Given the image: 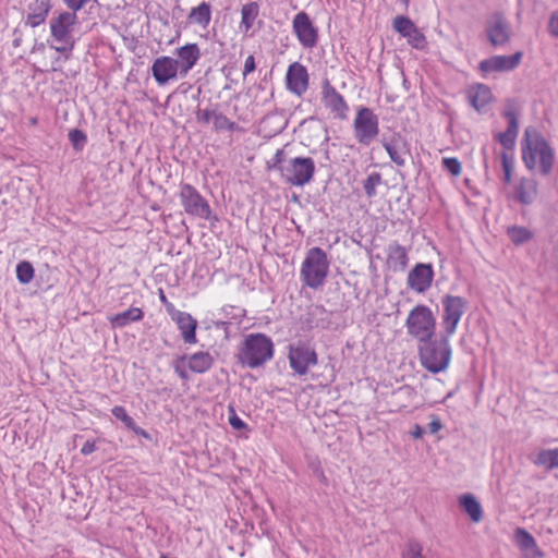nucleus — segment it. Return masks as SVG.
Listing matches in <instances>:
<instances>
[{
    "instance_id": "nucleus-36",
    "label": "nucleus",
    "mask_w": 558,
    "mask_h": 558,
    "mask_svg": "<svg viewBox=\"0 0 558 558\" xmlns=\"http://www.w3.org/2000/svg\"><path fill=\"white\" fill-rule=\"evenodd\" d=\"M381 183V174L379 172H372L363 182V189L367 197H374L376 192V186Z\"/></svg>"
},
{
    "instance_id": "nucleus-42",
    "label": "nucleus",
    "mask_w": 558,
    "mask_h": 558,
    "mask_svg": "<svg viewBox=\"0 0 558 558\" xmlns=\"http://www.w3.org/2000/svg\"><path fill=\"white\" fill-rule=\"evenodd\" d=\"M501 165L504 169V181L505 183H510L513 170V159L505 151L501 154Z\"/></svg>"
},
{
    "instance_id": "nucleus-57",
    "label": "nucleus",
    "mask_w": 558,
    "mask_h": 558,
    "mask_svg": "<svg viewBox=\"0 0 558 558\" xmlns=\"http://www.w3.org/2000/svg\"><path fill=\"white\" fill-rule=\"evenodd\" d=\"M13 36H14L13 46L14 47H20L21 43H22V34L20 33V31L17 28H15L13 31Z\"/></svg>"
},
{
    "instance_id": "nucleus-43",
    "label": "nucleus",
    "mask_w": 558,
    "mask_h": 558,
    "mask_svg": "<svg viewBox=\"0 0 558 558\" xmlns=\"http://www.w3.org/2000/svg\"><path fill=\"white\" fill-rule=\"evenodd\" d=\"M407 38L409 44L416 49L424 48L426 44L425 36L418 31L417 27L412 29V32H410V35H408Z\"/></svg>"
},
{
    "instance_id": "nucleus-6",
    "label": "nucleus",
    "mask_w": 558,
    "mask_h": 558,
    "mask_svg": "<svg viewBox=\"0 0 558 558\" xmlns=\"http://www.w3.org/2000/svg\"><path fill=\"white\" fill-rule=\"evenodd\" d=\"M408 333L420 342L436 336V318L423 304L414 306L405 320Z\"/></svg>"
},
{
    "instance_id": "nucleus-11",
    "label": "nucleus",
    "mask_w": 558,
    "mask_h": 558,
    "mask_svg": "<svg viewBox=\"0 0 558 558\" xmlns=\"http://www.w3.org/2000/svg\"><path fill=\"white\" fill-rule=\"evenodd\" d=\"M441 303L444 307L442 324L445 332L452 336L457 330L468 302L462 296L447 294L442 298Z\"/></svg>"
},
{
    "instance_id": "nucleus-45",
    "label": "nucleus",
    "mask_w": 558,
    "mask_h": 558,
    "mask_svg": "<svg viewBox=\"0 0 558 558\" xmlns=\"http://www.w3.org/2000/svg\"><path fill=\"white\" fill-rule=\"evenodd\" d=\"M186 359H187V354H184V355L178 357L173 363L174 372L183 380L189 379V375H187V372L185 368V362L187 361Z\"/></svg>"
},
{
    "instance_id": "nucleus-10",
    "label": "nucleus",
    "mask_w": 558,
    "mask_h": 558,
    "mask_svg": "<svg viewBox=\"0 0 558 558\" xmlns=\"http://www.w3.org/2000/svg\"><path fill=\"white\" fill-rule=\"evenodd\" d=\"M288 359L290 367L300 376L306 375L310 367L318 363L315 349L304 341H298L289 345Z\"/></svg>"
},
{
    "instance_id": "nucleus-41",
    "label": "nucleus",
    "mask_w": 558,
    "mask_h": 558,
    "mask_svg": "<svg viewBox=\"0 0 558 558\" xmlns=\"http://www.w3.org/2000/svg\"><path fill=\"white\" fill-rule=\"evenodd\" d=\"M286 162L287 160L283 149H278L267 165L269 169L277 170L281 173V169L284 168Z\"/></svg>"
},
{
    "instance_id": "nucleus-59",
    "label": "nucleus",
    "mask_w": 558,
    "mask_h": 558,
    "mask_svg": "<svg viewBox=\"0 0 558 558\" xmlns=\"http://www.w3.org/2000/svg\"><path fill=\"white\" fill-rule=\"evenodd\" d=\"M160 301H161L163 304H166V305H167V310H168V308H169V310H172V308H173L172 304L168 302V300H167V298H166V295H165V293H163V291H162V290H160Z\"/></svg>"
},
{
    "instance_id": "nucleus-33",
    "label": "nucleus",
    "mask_w": 558,
    "mask_h": 558,
    "mask_svg": "<svg viewBox=\"0 0 558 558\" xmlns=\"http://www.w3.org/2000/svg\"><path fill=\"white\" fill-rule=\"evenodd\" d=\"M518 116H519V113L517 110L515 102L513 100L507 101L504 113H502V117L505 119H507V121H508V128L506 131L511 132V133L515 134L517 136H518V132H519Z\"/></svg>"
},
{
    "instance_id": "nucleus-56",
    "label": "nucleus",
    "mask_w": 558,
    "mask_h": 558,
    "mask_svg": "<svg viewBox=\"0 0 558 558\" xmlns=\"http://www.w3.org/2000/svg\"><path fill=\"white\" fill-rule=\"evenodd\" d=\"M424 433H425L424 428L422 426H420L418 424H415L413 430L411 432V435L413 438L420 439L423 437Z\"/></svg>"
},
{
    "instance_id": "nucleus-58",
    "label": "nucleus",
    "mask_w": 558,
    "mask_h": 558,
    "mask_svg": "<svg viewBox=\"0 0 558 558\" xmlns=\"http://www.w3.org/2000/svg\"><path fill=\"white\" fill-rule=\"evenodd\" d=\"M226 130L229 132H235L241 131L242 129L235 122L229 119Z\"/></svg>"
},
{
    "instance_id": "nucleus-51",
    "label": "nucleus",
    "mask_w": 558,
    "mask_h": 558,
    "mask_svg": "<svg viewBox=\"0 0 558 558\" xmlns=\"http://www.w3.org/2000/svg\"><path fill=\"white\" fill-rule=\"evenodd\" d=\"M255 69H256L255 58H254V56L251 54L245 59L243 76L245 77L250 73L254 72Z\"/></svg>"
},
{
    "instance_id": "nucleus-8",
    "label": "nucleus",
    "mask_w": 558,
    "mask_h": 558,
    "mask_svg": "<svg viewBox=\"0 0 558 558\" xmlns=\"http://www.w3.org/2000/svg\"><path fill=\"white\" fill-rule=\"evenodd\" d=\"M315 174V162L311 157H294L287 160L281 169L283 180L294 186L308 184Z\"/></svg>"
},
{
    "instance_id": "nucleus-13",
    "label": "nucleus",
    "mask_w": 558,
    "mask_h": 558,
    "mask_svg": "<svg viewBox=\"0 0 558 558\" xmlns=\"http://www.w3.org/2000/svg\"><path fill=\"white\" fill-rule=\"evenodd\" d=\"M485 32L488 41L494 47L507 45L511 39V27L506 16L496 12L486 22Z\"/></svg>"
},
{
    "instance_id": "nucleus-38",
    "label": "nucleus",
    "mask_w": 558,
    "mask_h": 558,
    "mask_svg": "<svg viewBox=\"0 0 558 558\" xmlns=\"http://www.w3.org/2000/svg\"><path fill=\"white\" fill-rule=\"evenodd\" d=\"M402 558H425L422 544L415 539H409L402 553Z\"/></svg>"
},
{
    "instance_id": "nucleus-5",
    "label": "nucleus",
    "mask_w": 558,
    "mask_h": 558,
    "mask_svg": "<svg viewBox=\"0 0 558 558\" xmlns=\"http://www.w3.org/2000/svg\"><path fill=\"white\" fill-rule=\"evenodd\" d=\"M77 24V14L74 11H62L50 20V34L60 46L54 47L56 51L66 54L75 46L74 29Z\"/></svg>"
},
{
    "instance_id": "nucleus-7",
    "label": "nucleus",
    "mask_w": 558,
    "mask_h": 558,
    "mask_svg": "<svg viewBox=\"0 0 558 558\" xmlns=\"http://www.w3.org/2000/svg\"><path fill=\"white\" fill-rule=\"evenodd\" d=\"M179 196L181 205L187 215L206 220L218 221V217L213 215L209 203L192 184L181 183Z\"/></svg>"
},
{
    "instance_id": "nucleus-19",
    "label": "nucleus",
    "mask_w": 558,
    "mask_h": 558,
    "mask_svg": "<svg viewBox=\"0 0 558 558\" xmlns=\"http://www.w3.org/2000/svg\"><path fill=\"white\" fill-rule=\"evenodd\" d=\"M174 62H177L180 70V77L184 78L189 72L196 65L202 53L197 44L189 43L175 49Z\"/></svg>"
},
{
    "instance_id": "nucleus-14",
    "label": "nucleus",
    "mask_w": 558,
    "mask_h": 558,
    "mask_svg": "<svg viewBox=\"0 0 558 558\" xmlns=\"http://www.w3.org/2000/svg\"><path fill=\"white\" fill-rule=\"evenodd\" d=\"M322 101L336 119L345 120L348 118L349 105L328 78L322 83Z\"/></svg>"
},
{
    "instance_id": "nucleus-54",
    "label": "nucleus",
    "mask_w": 558,
    "mask_h": 558,
    "mask_svg": "<svg viewBox=\"0 0 558 558\" xmlns=\"http://www.w3.org/2000/svg\"><path fill=\"white\" fill-rule=\"evenodd\" d=\"M96 441L95 440H86L81 449V453L83 456H88L93 453L96 450Z\"/></svg>"
},
{
    "instance_id": "nucleus-1",
    "label": "nucleus",
    "mask_w": 558,
    "mask_h": 558,
    "mask_svg": "<svg viewBox=\"0 0 558 558\" xmlns=\"http://www.w3.org/2000/svg\"><path fill=\"white\" fill-rule=\"evenodd\" d=\"M522 159L527 169L533 170L536 166V157H539L541 172L548 175L554 166V150L546 138L533 126H527L521 142Z\"/></svg>"
},
{
    "instance_id": "nucleus-46",
    "label": "nucleus",
    "mask_w": 558,
    "mask_h": 558,
    "mask_svg": "<svg viewBox=\"0 0 558 558\" xmlns=\"http://www.w3.org/2000/svg\"><path fill=\"white\" fill-rule=\"evenodd\" d=\"M497 140L506 149H512L515 145L517 135L505 131L497 135Z\"/></svg>"
},
{
    "instance_id": "nucleus-21",
    "label": "nucleus",
    "mask_w": 558,
    "mask_h": 558,
    "mask_svg": "<svg viewBox=\"0 0 558 558\" xmlns=\"http://www.w3.org/2000/svg\"><path fill=\"white\" fill-rule=\"evenodd\" d=\"M514 539L525 558H544V551L537 546L534 536L523 527L514 531Z\"/></svg>"
},
{
    "instance_id": "nucleus-47",
    "label": "nucleus",
    "mask_w": 558,
    "mask_h": 558,
    "mask_svg": "<svg viewBox=\"0 0 558 558\" xmlns=\"http://www.w3.org/2000/svg\"><path fill=\"white\" fill-rule=\"evenodd\" d=\"M229 424L235 430H243L247 428L246 423L238 416L232 407L229 408Z\"/></svg>"
},
{
    "instance_id": "nucleus-53",
    "label": "nucleus",
    "mask_w": 558,
    "mask_h": 558,
    "mask_svg": "<svg viewBox=\"0 0 558 558\" xmlns=\"http://www.w3.org/2000/svg\"><path fill=\"white\" fill-rule=\"evenodd\" d=\"M111 413L112 415L119 420V421H123L126 416H128V412L126 410L124 409V407L122 405H116L111 409Z\"/></svg>"
},
{
    "instance_id": "nucleus-24",
    "label": "nucleus",
    "mask_w": 558,
    "mask_h": 558,
    "mask_svg": "<svg viewBox=\"0 0 558 558\" xmlns=\"http://www.w3.org/2000/svg\"><path fill=\"white\" fill-rule=\"evenodd\" d=\"M493 94L488 86L477 84L468 92V100L477 112H483L492 101Z\"/></svg>"
},
{
    "instance_id": "nucleus-49",
    "label": "nucleus",
    "mask_w": 558,
    "mask_h": 558,
    "mask_svg": "<svg viewBox=\"0 0 558 558\" xmlns=\"http://www.w3.org/2000/svg\"><path fill=\"white\" fill-rule=\"evenodd\" d=\"M228 121L229 118L227 116H225L222 112L217 111L214 118V129L218 132L226 130Z\"/></svg>"
},
{
    "instance_id": "nucleus-29",
    "label": "nucleus",
    "mask_w": 558,
    "mask_h": 558,
    "mask_svg": "<svg viewBox=\"0 0 558 558\" xmlns=\"http://www.w3.org/2000/svg\"><path fill=\"white\" fill-rule=\"evenodd\" d=\"M459 505L469 514L473 522L477 523L483 519L482 506L472 494H464L460 496Z\"/></svg>"
},
{
    "instance_id": "nucleus-52",
    "label": "nucleus",
    "mask_w": 558,
    "mask_h": 558,
    "mask_svg": "<svg viewBox=\"0 0 558 558\" xmlns=\"http://www.w3.org/2000/svg\"><path fill=\"white\" fill-rule=\"evenodd\" d=\"M549 33L558 37V12H554L550 16L549 24H548Z\"/></svg>"
},
{
    "instance_id": "nucleus-26",
    "label": "nucleus",
    "mask_w": 558,
    "mask_h": 558,
    "mask_svg": "<svg viewBox=\"0 0 558 558\" xmlns=\"http://www.w3.org/2000/svg\"><path fill=\"white\" fill-rule=\"evenodd\" d=\"M187 367L193 373L204 374L214 365V357L209 352L198 351L187 355Z\"/></svg>"
},
{
    "instance_id": "nucleus-3",
    "label": "nucleus",
    "mask_w": 558,
    "mask_h": 558,
    "mask_svg": "<svg viewBox=\"0 0 558 558\" xmlns=\"http://www.w3.org/2000/svg\"><path fill=\"white\" fill-rule=\"evenodd\" d=\"M274 356V342L265 333L245 336L238 352L239 362L246 367L256 368L264 365Z\"/></svg>"
},
{
    "instance_id": "nucleus-12",
    "label": "nucleus",
    "mask_w": 558,
    "mask_h": 558,
    "mask_svg": "<svg viewBox=\"0 0 558 558\" xmlns=\"http://www.w3.org/2000/svg\"><path fill=\"white\" fill-rule=\"evenodd\" d=\"M292 28L302 47L312 49L317 46L318 28L306 12L301 11L294 16Z\"/></svg>"
},
{
    "instance_id": "nucleus-32",
    "label": "nucleus",
    "mask_w": 558,
    "mask_h": 558,
    "mask_svg": "<svg viewBox=\"0 0 558 558\" xmlns=\"http://www.w3.org/2000/svg\"><path fill=\"white\" fill-rule=\"evenodd\" d=\"M507 235L517 246L522 245L533 239V232L531 230H529L526 227L515 225L507 228Z\"/></svg>"
},
{
    "instance_id": "nucleus-40",
    "label": "nucleus",
    "mask_w": 558,
    "mask_h": 558,
    "mask_svg": "<svg viewBox=\"0 0 558 558\" xmlns=\"http://www.w3.org/2000/svg\"><path fill=\"white\" fill-rule=\"evenodd\" d=\"M442 167L450 174L458 177L461 173V162L456 157L442 158Z\"/></svg>"
},
{
    "instance_id": "nucleus-28",
    "label": "nucleus",
    "mask_w": 558,
    "mask_h": 558,
    "mask_svg": "<svg viewBox=\"0 0 558 558\" xmlns=\"http://www.w3.org/2000/svg\"><path fill=\"white\" fill-rule=\"evenodd\" d=\"M144 317V312L140 307H130L110 317V323L116 328H123L131 323L140 322Z\"/></svg>"
},
{
    "instance_id": "nucleus-37",
    "label": "nucleus",
    "mask_w": 558,
    "mask_h": 558,
    "mask_svg": "<svg viewBox=\"0 0 558 558\" xmlns=\"http://www.w3.org/2000/svg\"><path fill=\"white\" fill-rule=\"evenodd\" d=\"M415 27V24L408 16L399 15L393 21L395 31L403 37L410 35V32Z\"/></svg>"
},
{
    "instance_id": "nucleus-20",
    "label": "nucleus",
    "mask_w": 558,
    "mask_h": 558,
    "mask_svg": "<svg viewBox=\"0 0 558 558\" xmlns=\"http://www.w3.org/2000/svg\"><path fill=\"white\" fill-rule=\"evenodd\" d=\"M286 78L288 89L298 96H302L308 88L307 70L299 62L289 65Z\"/></svg>"
},
{
    "instance_id": "nucleus-50",
    "label": "nucleus",
    "mask_w": 558,
    "mask_h": 558,
    "mask_svg": "<svg viewBox=\"0 0 558 558\" xmlns=\"http://www.w3.org/2000/svg\"><path fill=\"white\" fill-rule=\"evenodd\" d=\"M69 10L78 12L82 10L90 0H63Z\"/></svg>"
},
{
    "instance_id": "nucleus-17",
    "label": "nucleus",
    "mask_w": 558,
    "mask_h": 558,
    "mask_svg": "<svg viewBox=\"0 0 558 558\" xmlns=\"http://www.w3.org/2000/svg\"><path fill=\"white\" fill-rule=\"evenodd\" d=\"M151 75L159 86L168 84L170 81L180 77V70L174 58L162 56L154 60L151 68Z\"/></svg>"
},
{
    "instance_id": "nucleus-16",
    "label": "nucleus",
    "mask_w": 558,
    "mask_h": 558,
    "mask_svg": "<svg viewBox=\"0 0 558 558\" xmlns=\"http://www.w3.org/2000/svg\"><path fill=\"white\" fill-rule=\"evenodd\" d=\"M434 279V268L432 264L417 263L408 274V287L417 292L424 293L430 287Z\"/></svg>"
},
{
    "instance_id": "nucleus-9",
    "label": "nucleus",
    "mask_w": 558,
    "mask_h": 558,
    "mask_svg": "<svg viewBox=\"0 0 558 558\" xmlns=\"http://www.w3.org/2000/svg\"><path fill=\"white\" fill-rule=\"evenodd\" d=\"M353 131L357 143L363 146L371 145L379 133L378 117L372 109L360 107L353 121Z\"/></svg>"
},
{
    "instance_id": "nucleus-22",
    "label": "nucleus",
    "mask_w": 558,
    "mask_h": 558,
    "mask_svg": "<svg viewBox=\"0 0 558 558\" xmlns=\"http://www.w3.org/2000/svg\"><path fill=\"white\" fill-rule=\"evenodd\" d=\"M409 264V255L404 246L392 242L387 247V266L395 272L404 271Z\"/></svg>"
},
{
    "instance_id": "nucleus-44",
    "label": "nucleus",
    "mask_w": 558,
    "mask_h": 558,
    "mask_svg": "<svg viewBox=\"0 0 558 558\" xmlns=\"http://www.w3.org/2000/svg\"><path fill=\"white\" fill-rule=\"evenodd\" d=\"M122 423L125 425V427L130 430H132L134 434L138 435V436H142L146 439H149L150 436L148 434L147 430H145L144 428L140 427L135 421L133 420V417H131L129 414L128 416L122 421Z\"/></svg>"
},
{
    "instance_id": "nucleus-25",
    "label": "nucleus",
    "mask_w": 558,
    "mask_h": 558,
    "mask_svg": "<svg viewBox=\"0 0 558 558\" xmlns=\"http://www.w3.org/2000/svg\"><path fill=\"white\" fill-rule=\"evenodd\" d=\"M402 136L400 133H395L393 136L390 140L383 138L381 145L389 155L392 162H395L399 167H403L405 165V159L402 155L403 148H405V144H403V147H400V141Z\"/></svg>"
},
{
    "instance_id": "nucleus-23",
    "label": "nucleus",
    "mask_w": 558,
    "mask_h": 558,
    "mask_svg": "<svg viewBox=\"0 0 558 558\" xmlns=\"http://www.w3.org/2000/svg\"><path fill=\"white\" fill-rule=\"evenodd\" d=\"M50 10V0H34V2L28 4V14L25 21V25L34 28L45 23Z\"/></svg>"
},
{
    "instance_id": "nucleus-35",
    "label": "nucleus",
    "mask_w": 558,
    "mask_h": 558,
    "mask_svg": "<svg viewBox=\"0 0 558 558\" xmlns=\"http://www.w3.org/2000/svg\"><path fill=\"white\" fill-rule=\"evenodd\" d=\"M16 278L23 283H29L34 278V267L29 262H20L16 266Z\"/></svg>"
},
{
    "instance_id": "nucleus-34",
    "label": "nucleus",
    "mask_w": 558,
    "mask_h": 558,
    "mask_svg": "<svg viewBox=\"0 0 558 558\" xmlns=\"http://www.w3.org/2000/svg\"><path fill=\"white\" fill-rule=\"evenodd\" d=\"M535 463L548 470L558 468V448L545 449L538 452Z\"/></svg>"
},
{
    "instance_id": "nucleus-39",
    "label": "nucleus",
    "mask_w": 558,
    "mask_h": 558,
    "mask_svg": "<svg viewBox=\"0 0 558 558\" xmlns=\"http://www.w3.org/2000/svg\"><path fill=\"white\" fill-rule=\"evenodd\" d=\"M69 140L71 142L72 147L80 151L84 148L87 143L86 134L80 129H73L69 132Z\"/></svg>"
},
{
    "instance_id": "nucleus-48",
    "label": "nucleus",
    "mask_w": 558,
    "mask_h": 558,
    "mask_svg": "<svg viewBox=\"0 0 558 558\" xmlns=\"http://www.w3.org/2000/svg\"><path fill=\"white\" fill-rule=\"evenodd\" d=\"M216 113H217L216 110H210V109L201 110V109H198L197 112H196V120H197L198 123L208 124L211 119L214 120Z\"/></svg>"
},
{
    "instance_id": "nucleus-27",
    "label": "nucleus",
    "mask_w": 558,
    "mask_h": 558,
    "mask_svg": "<svg viewBox=\"0 0 558 558\" xmlns=\"http://www.w3.org/2000/svg\"><path fill=\"white\" fill-rule=\"evenodd\" d=\"M190 24H196L202 28H206L211 21V5L210 3L203 1L197 7L192 8L187 15Z\"/></svg>"
},
{
    "instance_id": "nucleus-31",
    "label": "nucleus",
    "mask_w": 558,
    "mask_h": 558,
    "mask_svg": "<svg viewBox=\"0 0 558 558\" xmlns=\"http://www.w3.org/2000/svg\"><path fill=\"white\" fill-rule=\"evenodd\" d=\"M259 14V4L255 1L248 2L244 4L241 9V27H244L245 32H248L253 25L254 21Z\"/></svg>"
},
{
    "instance_id": "nucleus-55",
    "label": "nucleus",
    "mask_w": 558,
    "mask_h": 558,
    "mask_svg": "<svg viewBox=\"0 0 558 558\" xmlns=\"http://www.w3.org/2000/svg\"><path fill=\"white\" fill-rule=\"evenodd\" d=\"M441 428L440 421L435 417L429 424H428V430L430 434H436Z\"/></svg>"
},
{
    "instance_id": "nucleus-30",
    "label": "nucleus",
    "mask_w": 558,
    "mask_h": 558,
    "mask_svg": "<svg viewBox=\"0 0 558 558\" xmlns=\"http://www.w3.org/2000/svg\"><path fill=\"white\" fill-rule=\"evenodd\" d=\"M537 195V184L534 180L522 179L517 189V199L524 205L532 204Z\"/></svg>"
},
{
    "instance_id": "nucleus-4",
    "label": "nucleus",
    "mask_w": 558,
    "mask_h": 558,
    "mask_svg": "<svg viewBox=\"0 0 558 558\" xmlns=\"http://www.w3.org/2000/svg\"><path fill=\"white\" fill-rule=\"evenodd\" d=\"M329 266L330 262L323 248L318 246L310 248L301 265V281L314 290L322 288L328 277Z\"/></svg>"
},
{
    "instance_id": "nucleus-2",
    "label": "nucleus",
    "mask_w": 558,
    "mask_h": 558,
    "mask_svg": "<svg viewBox=\"0 0 558 558\" xmlns=\"http://www.w3.org/2000/svg\"><path fill=\"white\" fill-rule=\"evenodd\" d=\"M450 336L445 332L438 339L430 337L417 344L420 362L425 369L438 374L449 366L452 355Z\"/></svg>"
},
{
    "instance_id": "nucleus-18",
    "label": "nucleus",
    "mask_w": 558,
    "mask_h": 558,
    "mask_svg": "<svg viewBox=\"0 0 558 558\" xmlns=\"http://www.w3.org/2000/svg\"><path fill=\"white\" fill-rule=\"evenodd\" d=\"M168 313L171 316V319L177 324L178 329L180 330L181 337L186 344H195L197 343L196 329L198 326L197 320L186 312L178 311V310H169Z\"/></svg>"
},
{
    "instance_id": "nucleus-15",
    "label": "nucleus",
    "mask_w": 558,
    "mask_h": 558,
    "mask_svg": "<svg viewBox=\"0 0 558 558\" xmlns=\"http://www.w3.org/2000/svg\"><path fill=\"white\" fill-rule=\"evenodd\" d=\"M523 58L522 51L511 56H493L480 62L478 69L483 74L493 72H510L519 66Z\"/></svg>"
}]
</instances>
